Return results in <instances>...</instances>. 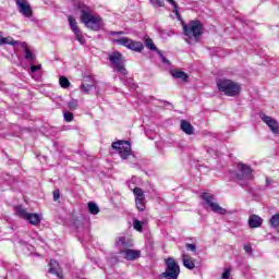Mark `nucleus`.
Masks as SVG:
<instances>
[{
  "label": "nucleus",
  "instance_id": "1",
  "mask_svg": "<svg viewBox=\"0 0 279 279\" xmlns=\"http://www.w3.org/2000/svg\"><path fill=\"white\" fill-rule=\"evenodd\" d=\"M108 34L109 36H112L111 41L113 43V45H120L121 47H126V49H130L131 51H135L136 53H141V51L145 49V46L141 41H136L128 37H118V36H123L125 32L110 31Z\"/></svg>",
  "mask_w": 279,
  "mask_h": 279
},
{
  "label": "nucleus",
  "instance_id": "2",
  "mask_svg": "<svg viewBox=\"0 0 279 279\" xmlns=\"http://www.w3.org/2000/svg\"><path fill=\"white\" fill-rule=\"evenodd\" d=\"M218 93L226 95L227 97H236L241 93V85L232 80L218 78L216 81Z\"/></svg>",
  "mask_w": 279,
  "mask_h": 279
},
{
  "label": "nucleus",
  "instance_id": "3",
  "mask_svg": "<svg viewBox=\"0 0 279 279\" xmlns=\"http://www.w3.org/2000/svg\"><path fill=\"white\" fill-rule=\"evenodd\" d=\"M234 179L238 184H240V186H247L248 182H252V180H254V174H252V167L243 162H239Z\"/></svg>",
  "mask_w": 279,
  "mask_h": 279
},
{
  "label": "nucleus",
  "instance_id": "4",
  "mask_svg": "<svg viewBox=\"0 0 279 279\" xmlns=\"http://www.w3.org/2000/svg\"><path fill=\"white\" fill-rule=\"evenodd\" d=\"M81 21L82 23H84V25L88 27V29H93L94 32H99V29H104L105 23L99 15L82 11Z\"/></svg>",
  "mask_w": 279,
  "mask_h": 279
},
{
  "label": "nucleus",
  "instance_id": "5",
  "mask_svg": "<svg viewBox=\"0 0 279 279\" xmlns=\"http://www.w3.org/2000/svg\"><path fill=\"white\" fill-rule=\"evenodd\" d=\"M183 34L197 43L199 36L204 34V26L199 21H191L189 24H182Z\"/></svg>",
  "mask_w": 279,
  "mask_h": 279
},
{
  "label": "nucleus",
  "instance_id": "6",
  "mask_svg": "<svg viewBox=\"0 0 279 279\" xmlns=\"http://www.w3.org/2000/svg\"><path fill=\"white\" fill-rule=\"evenodd\" d=\"M161 278L165 279H178L180 276V266L175 263L173 257H168L166 259V270L162 272Z\"/></svg>",
  "mask_w": 279,
  "mask_h": 279
},
{
  "label": "nucleus",
  "instance_id": "7",
  "mask_svg": "<svg viewBox=\"0 0 279 279\" xmlns=\"http://www.w3.org/2000/svg\"><path fill=\"white\" fill-rule=\"evenodd\" d=\"M201 199H203L205 208H210L213 210V213H217L218 215H226V213H227L226 208L219 206L215 202V195H213L208 192H204L201 195Z\"/></svg>",
  "mask_w": 279,
  "mask_h": 279
},
{
  "label": "nucleus",
  "instance_id": "8",
  "mask_svg": "<svg viewBox=\"0 0 279 279\" xmlns=\"http://www.w3.org/2000/svg\"><path fill=\"white\" fill-rule=\"evenodd\" d=\"M109 61L112 64V69H116L118 73L122 75H128V70L125 69V59L123 54L119 51H114L109 56Z\"/></svg>",
  "mask_w": 279,
  "mask_h": 279
},
{
  "label": "nucleus",
  "instance_id": "9",
  "mask_svg": "<svg viewBox=\"0 0 279 279\" xmlns=\"http://www.w3.org/2000/svg\"><path fill=\"white\" fill-rule=\"evenodd\" d=\"M112 148L117 149L122 160H128V157L132 156V145H130V142L128 141L114 142L112 143Z\"/></svg>",
  "mask_w": 279,
  "mask_h": 279
},
{
  "label": "nucleus",
  "instance_id": "10",
  "mask_svg": "<svg viewBox=\"0 0 279 279\" xmlns=\"http://www.w3.org/2000/svg\"><path fill=\"white\" fill-rule=\"evenodd\" d=\"M116 247L119 250V254H123L130 247H134V242L125 236H118L116 239Z\"/></svg>",
  "mask_w": 279,
  "mask_h": 279
},
{
  "label": "nucleus",
  "instance_id": "11",
  "mask_svg": "<svg viewBox=\"0 0 279 279\" xmlns=\"http://www.w3.org/2000/svg\"><path fill=\"white\" fill-rule=\"evenodd\" d=\"M16 7L19 9L20 14L25 16L26 19H31L32 16V7L27 0H15Z\"/></svg>",
  "mask_w": 279,
  "mask_h": 279
},
{
  "label": "nucleus",
  "instance_id": "12",
  "mask_svg": "<svg viewBox=\"0 0 279 279\" xmlns=\"http://www.w3.org/2000/svg\"><path fill=\"white\" fill-rule=\"evenodd\" d=\"M259 118L262 119V121H264V123H266V125H268L272 134H279V124H278V121H276V119L265 113H260Z\"/></svg>",
  "mask_w": 279,
  "mask_h": 279
},
{
  "label": "nucleus",
  "instance_id": "13",
  "mask_svg": "<svg viewBox=\"0 0 279 279\" xmlns=\"http://www.w3.org/2000/svg\"><path fill=\"white\" fill-rule=\"evenodd\" d=\"M97 86V82L93 80L90 76H87L84 83L81 85V92L83 95H88Z\"/></svg>",
  "mask_w": 279,
  "mask_h": 279
},
{
  "label": "nucleus",
  "instance_id": "14",
  "mask_svg": "<svg viewBox=\"0 0 279 279\" xmlns=\"http://www.w3.org/2000/svg\"><path fill=\"white\" fill-rule=\"evenodd\" d=\"M49 272L57 276V278L62 279V268H60V264L56 262V259H51L49 263Z\"/></svg>",
  "mask_w": 279,
  "mask_h": 279
},
{
  "label": "nucleus",
  "instance_id": "15",
  "mask_svg": "<svg viewBox=\"0 0 279 279\" xmlns=\"http://www.w3.org/2000/svg\"><path fill=\"white\" fill-rule=\"evenodd\" d=\"M121 254H122L123 258H125V260H136L141 256V250L128 248L126 251H124Z\"/></svg>",
  "mask_w": 279,
  "mask_h": 279
},
{
  "label": "nucleus",
  "instance_id": "16",
  "mask_svg": "<svg viewBox=\"0 0 279 279\" xmlns=\"http://www.w3.org/2000/svg\"><path fill=\"white\" fill-rule=\"evenodd\" d=\"M250 228H260L263 226V218L258 215H251L248 218Z\"/></svg>",
  "mask_w": 279,
  "mask_h": 279
},
{
  "label": "nucleus",
  "instance_id": "17",
  "mask_svg": "<svg viewBox=\"0 0 279 279\" xmlns=\"http://www.w3.org/2000/svg\"><path fill=\"white\" fill-rule=\"evenodd\" d=\"M172 77H174V80H181V82H189V74H186V72H182L180 70H172L170 71Z\"/></svg>",
  "mask_w": 279,
  "mask_h": 279
},
{
  "label": "nucleus",
  "instance_id": "18",
  "mask_svg": "<svg viewBox=\"0 0 279 279\" xmlns=\"http://www.w3.org/2000/svg\"><path fill=\"white\" fill-rule=\"evenodd\" d=\"M181 130L187 135H191L194 132L193 124L186 120L181 121Z\"/></svg>",
  "mask_w": 279,
  "mask_h": 279
},
{
  "label": "nucleus",
  "instance_id": "19",
  "mask_svg": "<svg viewBox=\"0 0 279 279\" xmlns=\"http://www.w3.org/2000/svg\"><path fill=\"white\" fill-rule=\"evenodd\" d=\"M183 265L186 269H195V260L190 255L183 254Z\"/></svg>",
  "mask_w": 279,
  "mask_h": 279
},
{
  "label": "nucleus",
  "instance_id": "20",
  "mask_svg": "<svg viewBox=\"0 0 279 279\" xmlns=\"http://www.w3.org/2000/svg\"><path fill=\"white\" fill-rule=\"evenodd\" d=\"M26 221H28L32 226H38V223H40V215L28 214V216H26Z\"/></svg>",
  "mask_w": 279,
  "mask_h": 279
},
{
  "label": "nucleus",
  "instance_id": "21",
  "mask_svg": "<svg viewBox=\"0 0 279 279\" xmlns=\"http://www.w3.org/2000/svg\"><path fill=\"white\" fill-rule=\"evenodd\" d=\"M0 45H12L14 47L19 45V41L14 40L12 37H3L0 33Z\"/></svg>",
  "mask_w": 279,
  "mask_h": 279
},
{
  "label": "nucleus",
  "instance_id": "22",
  "mask_svg": "<svg viewBox=\"0 0 279 279\" xmlns=\"http://www.w3.org/2000/svg\"><path fill=\"white\" fill-rule=\"evenodd\" d=\"M68 21L70 23V27H71L73 34H75L76 32H80V27H77V21H75V17L70 15L68 17Z\"/></svg>",
  "mask_w": 279,
  "mask_h": 279
},
{
  "label": "nucleus",
  "instance_id": "23",
  "mask_svg": "<svg viewBox=\"0 0 279 279\" xmlns=\"http://www.w3.org/2000/svg\"><path fill=\"white\" fill-rule=\"evenodd\" d=\"M15 215H17V217H21L22 219H27L29 213H27V210H25L23 207L17 206L15 207Z\"/></svg>",
  "mask_w": 279,
  "mask_h": 279
},
{
  "label": "nucleus",
  "instance_id": "24",
  "mask_svg": "<svg viewBox=\"0 0 279 279\" xmlns=\"http://www.w3.org/2000/svg\"><path fill=\"white\" fill-rule=\"evenodd\" d=\"M87 208H88L90 215H99V206H97L96 203L89 202L87 204Z\"/></svg>",
  "mask_w": 279,
  "mask_h": 279
},
{
  "label": "nucleus",
  "instance_id": "25",
  "mask_svg": "<svg viewBox=\"0 0 279 279\" xmlns=\"http://www.w3.org/2000/svg\"><path fill=\"white\" fill-rule=\"evenodd\" d=\"M270 228H279V214H275L271 216L269 220Z\"/></svg>",
  "mask_w": 279,
  "mask_h": 279
},
{
  "label": "nucleus",
  "instance_id": "26",
  "mask_svg": "<svg viewBox=\"0 0 279 279\" xmlns=\"http://www.w3.org/2000/svg\"><path fill=\"white\" fill-rule=\"evenodd\" d=\"M145 47L150 51H158V48H156V44H154V40H151V38H147L145 40Z\"/></svg>",
  "mask_w": 279,
  "mask_h": 279
},
{
  "label": "nucleus",
  "instance_id": "27",
  "mask_svg": "<svg viewBox=\"0 0 279 279\" xmlns=\"http://www.w3.org/2000/svg\"><path fill=\"white\" fill-rule=\"evenodd\" d=\"M59 83H60L61 88H69L71 86V82L65 76H61L59 78Z\"/></svg>",
  "mask_w": 279,
  "mask_h": 279
},
{
  "label": "nucleus",
  "instance_id": "28",
  "mask_svg": "<svg viewBox=\"0 0 279 279\" xmlns=\"http://www.w3.org/2000/svg\"><path fill=\"white\" fill-rule=\"evenodd\" d=\"M133 193L135 195V199H142L145 198V192H143V189L141 187H135L133 190Z\"/></svg>",
  "mask_w": 279,
  "mask_h": 279
},
{
  "label": "nucleus",
  "instance_id": "29",
  "mask_svg": "<svg viewBox=\"0 0 279 279\" xmlns=\"http://www.w3.org/2000/svg\"><path fill=\"white\" fill-rule=\"evenodd\" d=\"M135 204H136V208L137 210H145V197L144 198H135Z\"/></svg>",
  "mask_w": 279,
  "mask_h": 279
},
{
  "label": "nucleus",
  "instance_id": "30",
  "mask_svg": "<svg viewBox=\"0 0 279 279\" xmlns=\"http://www.w3.org/2000/svg\"><path fill=\"white\" fill-rule=\"evenodd\" d=\"M78 106H80V102L77 101V99H71L69 102H68V108L70 109V110H77V108H78Z\"/></svg>",
  "mask_w": 279,
  "mask_h": 279
},
{
  "label": "nucleus",
  "instance_id": "31",
  "mask_svg": "<svg viewBox=\"0 0 279 279\" xmlns=\"http://www.w3.org/2000/svg\"><path fill=\"white\" fill-rule=\"evenodd\" d=\"M74 35L76 36V40H78V43L81 45H86V39L84 38L82 31H76V33H74Z\"/></svg>",
  "mask_w": 279,
  "mask_h": 279
},
{
  "label": "nucleus",
  "instance_id": "32",
  "mask_svg": "<svg viewBox=\"0 0 279 279\" xmlns=\"http://www.w3.org/2000/svg\"><path fill=\"white\" fill-rule=\"evenodd\" d=\"M133 228L137 232H143V222H141L138 219L133 220Z\"/></svg>",
  "mask_w": 279,
  "mask_h": 279
},
{
  "label": "nucleus",
  "instance_id": "33",
  "mask_svg": "<svg viewBox=\"0 0 279 279\" xmlns=\"http://www.w3.org/2000/svg\"><path fill=\"white\" fill-rule=\"evenodd\" d=\"M168 3H170V5H172L174 8V14L175 16L180 20V11L178 10V2H175V0H167Z\"/></svg>",
  "mask_w": 279,
  "mask_h": 279
},
{
  "label": "nucleus",
  "instance_id": "34",
  "mask_svg": "<svg viewBox=\"0 0 279 279\" xmlns=\"http://www.w3.org/2000/svg\"><path fill=\"white\" fill-rule=\"evenodd\" d=\"M154 8H165V0H149Z\"/></svg>",
  "mask_w": 279,
  "mask_h": 279
},
{
  "label": "nucleus",
  "instance_id": "35",
  "mask_svg": "<svg viewBox=\"0 0 279 279\" xmlns=\"http://www.w3.org/2000/svg\"><path fill=\"white\" fill-rule=\"evenodd\" d=\"M25 59L28 60L29 62H34L36 60V54L32 53L29 49L25 50Z\"/></svg>",
  "mask_w": 279,
  "mask_h": 279
},
{
  "label": "nucleus",
  "instance_id": "36",
  "mask_svg": "<svg viewBox=\"0 0 279 279\" xmlns=\"http://www.w3.org/2000/svg\"><path fill=\"white\" fill-rule=\"evenodd\" d=\"M63 117H64V121H66V123H71V121H73V112H71V111H66L64 114H63Z\"/></svg>",
  "mask_w": 279,
  "mask_h": 279
},
{
  "label": "nucleus",
  "instance_id": "37",
  "mask_svg": "<svg viewBox=\"0 0 279 279\" xmlns=\"http://www.w3.org/2000/svg\"><path fill=\"white\" fill-rule=\"evenodd\" d=\"M243 250H244V252H246V254L252 256V244L251 243L244 244Z\"/></svg>",
  "mask_w": 279,
  "mask_h": 279
},
{
  "label": "nucleus",
  "instance_id": "38",
  "mask_svg": "<svg viewBox=\"0 0 279 279\" xmlns=\"http://www.w3.org/2000/svg\"><path fill=\"white\" fill-rule=\"evenodd\" d=\"M231 271H232V270H231L230 268H226L225 271L222 272L221 278H222V279H230V272H231Z\"/></svg>",
  "mask_w": 279,
  "mask_h": 279
},
{
  "label": "nucleus",
  "instance_id": "39",
  "mask_svg": "<svg viewBox=\"0 0 279 279\" xmlns=\"http://www.w3.org/2000/svg\"><path fill=\"white\" fill-rule=\"evenodd\" d=\"M157 53L160 57L163 64H169V60L165 57V54H162V52L160 50H157Z\"/></svg>",
  "mask_w": 279,
  "mask_h": 279
},
{
  "label": "nucleus",
  "instance_id": "40",
  "mask_svg": "<svg viewBox=\"0 0 279 279\" xmlns=\"http://www.w3.org/2000/svg\"><path fill=\"white\" fill-rule=\"evenodd\" d=\"M185 247L190 252H197V246L195 244H186Z\"/></svg>",
  "mask_w": 279,
  "mask_h": 279
},
{
  "label": "nucleus",
  "instance_id": "41",
  "mask_svg": "<svg viewBox=\"0 0 279 279\" xmlns=\"http://www.w3.org/2000/svg\"><path fill=\"white\" fill-rule=\"evenodd\" d=\"M53 199L54 202H58V199H60V190L53 191Z\"/></svg>",
  "mask_w": 279,
  "mask_h": 279
},
{
  "label": "nucleus",
  "instance_id": "42",
  "mask_svg": "<svg viewBox=\"0 0 279 279\" xmlns=\"http://www.w3.org/2000/svg\"><path fill=\"white\" fill-rule=\"evenodd\" d=\"M40 69H43V66L40 64L39 65H32L31 66L32 73H36V71H40Z\"/></svg>",
  "mask_w": 279,
  "mask_h": 279
},
{
  "label": "nucleus",
  "instance_id": "43",
  "mask_svg": "<svg viewBox=\"0 0 279 279\" xmlns=\"http://www.w3.org/2000/svg\"><path fill=\"white\" fill-rule=\"evenodd\" d=\"M16 45H21V47L24 49V51H26V49H28V48H27V43H25V41H23V43L17 41Z\"/></svg>",
  "mask_w": 279,
  "mask_h": 279
},
{
  "label": "nucleus",
  "instance_id": "44",
  "mask_svg": "<svg viewBox=\"0 0 279 279\" xmlns=\"http://www.w3.org/2000/svg\"><path fill=\"white\" fill-rule=\"evenodd\" d=\"M266 184H271V181L269 180V178H266Z\"/></svg>",
  "mask_w": 279,
  "mask_h": 279
},
{
  "label": "nucleus",
  "instance_id": "45",
  "mask_svg": "<svg viewBox=\"0 0 279 279\" xmlns=\"http://www.w3.org/2000/svg\"><path fill=\"white\" fill-rule=\"evenodd\" d=\"M277 241H279V236L277 238Z\"/></svg>",
  "mask_w": 279,
  "mask_h": 279
}]
</instances>
